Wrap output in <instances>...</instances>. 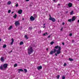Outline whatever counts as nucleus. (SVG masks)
Here are the masks:
<instances>
[{
    "mask_svg": "<svg viewBox=\"0 0 79 79\" xmlns=\"http://www.w3.org/2000/svg\"><path fill=\"white\" fill-rule=\"evenodd\" d=\"M34 52V50L32 47H29L28 48V53L29 55H31Z\"/></svg>",
    "mask_w": 79,
    "mask_h": 79,
    "instance_id": "nucleus-1",
    "label": "nucleus"
},
{
    "mask_svg": "<svg viewBox=\"0 0 79 79\" xmlns=\"http://www.w3.org/2000/svg\"><path fill=\"white\" fill-rule=\"evenodd\" d=\"M61 47H60L58 49V50H56V52L57 53V54L58 55L61 53Z\"/></svg>",
    "mask_w": 79,
    "mask_h": 79,
    "instance_id": "nucleus-2",
    "label": "nucleus"
},
{
    "mask_svg": "<svg viewBox=\"0 0 79 79\" xmlns=\"http://www.w3.org/2000/svg\"><path fill=\"white\" fill-rule=\"evenodd\" d=\"M53 51H51L50 52V53H49L50 55H53V53H56V49H53Z\"/></svg>",
    "mask_w": 79,
    "mask_h": 79,
    "instance_id": "nucleus-3",
    "label": "nucleus"
},
{
    "mask_svg": "<svg viewBox=\"0 0 79 79\" xmlns=\"http://www.w3.org/2000/svg\"><path fill=\"white\" fill-rule=\"evenodd\" d=\"M49 16H50V18H49V20L52 21V22H55V19L54 18L52 17L50 15Z\"/></svg>",
    "mask_w": 79,
    "mask_h": 79,
    "instance_id": "nucleus-4",
    "label": "nucleus"
},
{
    "mask_svg": "<svg viewBox=\"0 0 79 79\" xmlns=\"http://www.w3.org/2000/svg\"><path fill=\"white\" fill-rule=\"evenodd\" d=\"M19 21H16L15 23V25L16 26H17L18 25H19Z\"/></svg>",
    "mask_w": 79,
    "mask_h": 79,
    "instance_id": "nucleus-5",
    "label": "nucleus"
},
{
    "mask_svg": "<svg viewBox=\"0 0 79 79\" xmlns=\"http://www.w3.org/2000/svg\"><path fill=\"white\" fill-rule=\"evenodd\" d=\"M8 64H4L3 65V67L4 69H6V68Z\"/></svg>",
    "mask_w": 79,
    "mask_h": 79,
    "instance_id": "nucleus-6",
    "label": "nucleus"
},
{
    "mask_svg": "<svg viewBox=\"0 0 79 79\" xmlns=\"http://www.w3.org/2000/svg\"><path fill=\"white\" fill-rule=\"evenodd\" d=\"M30 19L31 20V21H32L35 20V18L33 17V16H31L30 18Z\"/></svg>",
    "mask_w": 79,
    "mask_h": 79,
    "instance_id": "nucleus-7",
    "label": "nucleus"
},
{
    "mask_svg": "<svg viewBox=\"0 0 79 79\" xmlns=\"http://www.w3.org/2000/svg\"><path fill=\"white\" fill-rule=\"evenodd\" d=\"M22 12H23V10H22L21 9L20 10L18 11V13L19 14V15L22 14Z\"/></svg>",
    "mask_w": 79,
    "mask_h": 79,
    "instance_id": "nucleus-8",
    "label": "nucleus"
},
{
    "mask_svg": "<svg viewBox=\"0 0 79 79\" xmlns=\"http://www.w3.org/2000/svg\"><path fill=\"white\" fill-rule=\"evenodd\" d=\"M42 67L41 66H39L37 67V69L38 70H40V69H42Z\"/></svg>",
    "mask_w": 79,
    "mask_h": 79,
    "instance_id": "nucleus-9",
    "label": "nucleus"
},
{
    "mask_svg": "<svg viewBox=\"0 0 79 79\" xmlns=\"http://www.w3.org/2000/svg\"><path fill=\"white\" fill-rule=\"evenodd\" d=\"M68 5L69 7H71L73 6V4L71 3H69L68 4Z\"/></svg>",
    "mask_w": 79,
    "mask_h": 79,
    "instance_id": "nucleus-10",
    "label": "nucleus"
},
{
    "mask_svg": "<svg viewBox=\"0 0 79 79\" xmlns=\"http://www.w3.org/2000/svg\"><path fill=\"white\" fill-rule=\"evenodd\" d=\"M0 69L1 70H3V69H4V68L3 67V65H2L1 66H0Z\"/></svg>",
    "mask_w": 79,
    "mask_h": 79,
    "instance_id": "nucleus-11",
    "label": "nucleus"
},
{
    "mask_svg": "<svg viewBox=\"0 0 79 79\" xmlns=\"http://www.w3.org/2000/svg\"><path fill=\"white\" fill-rule=\"evenodd\" d=\"M76 20V17L75 16H74L72 18V21H75Z\"/></svg>",
    "mask_w": 79,
    "mask_h": 79,
    "instance_id": "nucleus-12",
    "label": "nucleus"
},
{
    "mask_svg": "<svg viewBox=\"0 0 79 79\" xmlns=\"http://www.w3.org/2000/svg\"><path fill=\"white\" fill-rule=\"evenodd\" d=\"M0 60L1 61L3 62V61H4V58L3 57H1L0 59Z\"/></svg>",
    "mask_w": 79,
    "mask_h": 79,
    "instance_id": "nucleus-13",
    "label": "nucleus"
},
{
    "mask_svg": "<svg viewBox=\"0 0 79 79\" xmlns=\"http://www.w3.org/2000/svg\"><path fill=\"white\" fill-rule=\"evenodd\" d=\"M60 47H61L60 46H55V48H56V49H57L58 48H60Z\"/></svg>",
    "mask_w": 79,
    "mask_h": 79,
    "instance_id": "nucleus-14",
    "label": "nucleus"
},
{
    "mask_svg": "<svg viewBox=\"0 0 79 79\" xmlns=\"http://www.w3.org/2000/svg\"><path fill=\"white\" fill-rule=\"evenodd\" d=\"M12 42L10 43V44L12 45L13 44V42H14V40L13 38L12 39Z\"/></svg>",
    "mask_w": 79,
    "mask_h": 79,
    "instance_id": "nucleus-15",
    "label": "nucleus"
},
{
    "mask_svg": "<svg viewBox=\"0 0 79 79\" xmlns=\"http://www.w3.org/2000/svg\"><path fill=\"white\" fill-rule=\"evenodd\" d=\"M24 37L25 38V39H29V38L26 35H25Z\"/></svg>",
    "mask_w": 79,
    "mask_h": 79,
    "instance_id": "nucleus-16",
    "label": "nucleus"
},
{
    "mask_svg": "<svg viewBox=\"0 0 79 79\" xmlns=\"http://www.w3.org/2000/svg\"><path fill=\"white\" fill-rule=\"evenodd\" d=\"M18 71H22V72H23L24 71L22 69H18Z\"/></svg>",
    "mask_w": 79,
    "mask_h": 79,
    "instance_id": "nucleus-17",
    "label": "nucleus"
},
{
    "mask_svg": "<svg viewBox=\"0 0 79 79\" xmlns=\"http://www.w3.org/2000/svg\"><path fill=\"white\" fill-rule=\"evenodd\" d=\"M13 17L15 19L16 18V17H17V15L15 14L14 16H13Z\"/></svg>",
    "mask_w": 79,
    "mask_h": 79,
    "instance_id": "nucleus-18",
    "label": "nucleus"
},
{
    "mask_svg": "<svg viewBox=\"0 0 79 79\" xmlns=\"http://www.w3.org/2000/svg\"><path fill=\"white\" fill-rule=\"evenodd\" d=\"M12 26H10L8 28L9 30H10L12 29Z\"/></svg>",
    "mask_w": 79,
    "mask_h": 79,
    "instance_id": "nucleus-19",
    "label": "nucleus"
},
{
    "mask_svg": "<svg viewBox=\"0 0 79 79\" xmlns=\"http://www.w3.org/2000/svg\"><path fill=\"white\" fill-rule=\"evenodd\" d=\"M69 61H73L74 60H73V59H71L70 58H69Z\"/></svg>",
    "mask_w": 79,
    "mask_h": 79,
    "instance_id": "nucleus-20",
    "label": "nucleus"
},
{
    "mask_svg": "<svg viewBox=\"0 0 79 79\" xmlns=\"http://www.w3.org/2000/svg\"><path fill=\"white\" fill-rule=\"evenodd\" d=\"M23 42L21 41L20 43V45H23Z\"/></svg>",
    "mask_w": 79,
    "mask_h": 79,
    "instance_id": "nucleus-21",
    "label": "nucleus"
},
{
    "mask_svg": "<svg viewBox=\"0 0 79 79\" xmlns=\"http://www.w3.org/2000/svg\"><path fill=\"white\" fill-rule=\"evenodd\" d=\"M46 34L47 35V34H48V33H46V34L45 33H44L43 34V35H44V36H45V35H46Z\"/></svg>",
    "mask_w": 79,
    "mask_h": 79,
    "instance_id": "nucleus-22",
    "label": "nucleus"
},
{
    "mask_svg": "<svg viewBox=\"0 0 79 79\" xmlns=\"http://www.w3.org/2000/svg\"><path fill=\"white\" fill-rule=\"evenodd\" d=\"M6 44L4 45L3 46V48H6Z\"/></svg>",
    "mask_w": 79,
    "mask_h": 79,
    "instance_id": "nucleus-23",
    "label": "nucleus"
},
{
    "mask_svg": "<svg viewBox=\"0 0 79 79\" xmlns=\"http://www.w3.org/2000/svg\"><path fill=\"white\" fill-rule=\"evenodd\" d=\"M11 3V1H9L7 2V4H8V5H10Z\"/></svg>",
    "mask_w": 79,
    "mask_h": 79,
    "instance_id": "nucleus-24",
    "label": "nucleus"
},
{
    "mask_svg": "<svg viewBox=\"0 0 79 79\" xmlns=\"http://www.w3.org/2000/svg\"><path fill=\"white\" fill-rule=\"evenodd\" d=\"M53 44H54V42L53 41H52L50 43L51 45H53Z\"/></svg>",
    "mask_w": 79,
    "mask_h": 79,
    "instance_id": "nucleus-25",
    "label": "nucleus"
},
{
    "mask_svg": "<svg viewBox=\"0 0 79 79\" xmlns=\"http://www.w3.org/2000/svg\"><path fill=\"white\" fill-rule=\"evenodd\" d=\"M24 71L25 73H27V70L26 69H24Z\"/></svg>",
    "mask_w": 79,
    "mask_h": 79,
    "instance_id": "nucleus-26",
    "label": "nucleus"
},
{
    "mask_svg": "<svg viewBox=\"0 0 79 79\" xmlns=\"http://www.w3.org/2000/svg\"><path fill=\"white\" fill-rule=\"evenodd\" d=\"M29 30H30V31H31V30H32V27H30L29 28Z\"/></svg>",
    "mask_w": 79,
    "mask_h": 79,
    "instance_id": "nucleus-27",
    "label": "nucleus"
},
{
    "mask_svg": "<svg viewBox=\"0 0 79 79\" xmlns=\"http://www.w3.org/2000/svg\"><path fill=\"white\" fill-rule=\"evenodd\" d=\"M71 21H72V20H71V19H69L68 20V21H69V22H71Z\"/></svg>",
    "mask_w": 79,
    "mask_h": 79,
    "instance_id": "nucleus-28",
    "label": "nucleus"
},
{
    "mask_svg": "<svg viewBox=\"0 0 79 79\" xmlns=\"http://www.w3.org/2000/svg\"><path fill=\"white\" fill-rule=\"evenodd\" d=\"M42 32L41 30H40L38 31V34H40Z\"/></svg>",
    "mask_w": 79,
    "mask_h": 79,
    "instance_id": "nucleus-29",
    "label": "nucleus"
},
{
    "mask_svg": "<svg viewBox=\"0 0 79 79\" xmlns=\"http://www.w3.org/2000/svg\"><path fill=\"white\" fill-rule=\"evenodd\" d=\"M11 12V10H9L8 11V13H10Z\"/></svg>",
    "mask_w": 79,
    "mask_h": 79,
    "instance_id": "nucleus-30",
    "label": "nucleus"
},
{
    "mask_svg": "<svg viewBox=\"0 0 79 79\" xmlns=\"http://www.w3.org/2000/svg\"><path fill=\"white\" fill-rule=\"evenodd\" d=\"M73 14V11H72L70 12V15H72Z\"/></svg>",
    "mask_w": 79,
    "mask_h": 79,
    "instance_id": "nucleus-31",
    "label": "nucleus"
},
{
    "mask_svg": "<svg viewBox=\"0 0 79 79\" xmlns=\"http://www.w3.org/2000/svg\"><path fill=\"white\" fill-rule=\"evenodd\" d=\"M66 63H64V66H66Z\"/></svg>",
    "mask_w": 79,
    "mask_h": 79,
    "instance_id": "nucleus-32",
    "label": "nucleus"
},
{
    "mask_svg": "<svg viewBox=\"0 0 79 79\" xmlns=\"http://www.w3.org/2000/svg\"><path fill=\"white\" fill-rule=\"evenodd\" d=\"M16 7H18V4L17 3L15 5Z\"/></svg>",
    "mask_w": 79,
    "mask_h": 79,
    "instance_id": "nucleus-33",
    "label": "nucleus"
},
{
    "mask_svg": "<svg viewBox=\"0 0 79 79\" xmlns=\"http://www.w3.org/2000/svg\"><path fill=\"white\" fill-rule=\"evenodd\" d=\"M60 78V75H58L57 76V79H59Z\"/></svg>",
    "mask_w": 79,
    "mask_h": 79,
    "instance_id": "nucleus-34",
    "label": "nucleus"
},
{
    "mask_svg": "<svg viewBox=\"0 0 79 79\" xmlns=\"http://www.w3.org/2000/svg\"><path fill=\"white\" fill-rule=\"evenodd\" d=\"M62 79H65V77L64 76L62 77Z\"/></svg>",
    "mask_w": 79,
    "mask_h": 79,
    "instance_id": "nucleus-35",
    "label": "nucleus"
},
{
    "mask_svg": "<svg viewBox=\"0 0 79 79\" xmlns=\"http://www.w3.org/2000/svg\"><path fill=\"white\" fill-rule=\"evenodd\" d=\"M14 66H15V67L17 66V64H15Z\"/></svg>",
    "mask_w": 79,
    "mask_h": 79,
    "instance_id": "nucleus-36",
    "label": "nucleus"
},
{
    "mask_svg": "<svg viewBox=\"0 0 79 79\" xmlns=\"http://www.w3.org/2000/svg\"><path fill=\"white\" fill-rule=\"evenodd\" d=\"M70 36H72L73 35H72V33H70L69 34Z\"/></svg>",
    "mask_w": 79,
    "mask_h": 79,
    "instance_id": "nucleus-37",
    "label": "nucleus"
},
{
    "mask_svg": "<svg viewBox=\"0 0 79 79\" xmlns=\"http://www.w3.org/2000/svg\"><path fill=\"white\" fill-rule=\"evenodd\" d=\"M34 16H35V17H37V15H35V14H34Z\"/></svg>",
    "mask_w": 79,
    "mask_h": 79,
    "instance_id": "nucleus-38",
    "label": "nucleus"
},
{
    "mask_svg": "<svg viewBox=\"0 0 79 79\" xmlns=\"http://www.w3.org/2000/svg\"><path fill=\"white\" fill-rule=\"evenodd\" d=\"M50 37H51V35H49L48 36V38H50Z\"/></svg>",
    "mask_w": 79,
    "mask_h": 79,
    "instance_id": "nucleus-39",
    "label": "nucleus"
},
{
    "mask_svg": "<svg viewBox=\"0 0 79 79\" xmlns=\"http://www.w3.org/2000/svg\"><path fill=\"white\" fill-rule=\"evenodd\" d=\"M62 44L63 45H64V43L63 42L62 43Z\"/></svg>",
    "mask_w": 79,
    "mask_h": 79,
    "instance_id": "nucleus-40",
    "label": "nucleus"
},
{
    "mask_svg": "<svg viewBox=\"0 0 79 79\" xmlns=\"http://www.w3.org/2000/svg\"><path fill=\"white\" fill-rule=\"evenodd\" d=\"M64 24H65V23H64V22H63V23H62V24H63V25H64Z\"/></svg>",
    "mask_w": 79,
    "mask_h": 79,
    "instance_id": "nucleus-41",
    "label": "nucleus"
},
{
    "mask_svg": "<svg viewBox=\"0 0 79 79\" xmlns=\"http://www.w3.org/2000/svg\"><path fill=\"white\" fill-rule=\"evenodd\" d=\"M45 24H45V23L44 24H43L44 26H45Z\"/></svg>",
    "mask_w": 79,
    "mask_h": 79,
    "instance_id": "nucleus-42",
    "label": "nucleus"
},
{
    "mask_svg": "<svg viewBox=\"0 0 79 79\" xmlns=\"http://www.w3.org/2000/svg\"><path fill=\"white\" fill-rule=\"evenodd\" d=\"M13 13H14V12L13 11L11 12V14H13Z\"/></svg>",
    "mask_w": 79,
    "mask_h": 79,
    "instance_id": "nucleus-43",
    "label": "nucleus"
},
{
    "mask_svg": "<svg viewBox=\"0 0 79 79\" xmlns=\"http://www.w3.org/2000/svg\"><path fill=\"white\" fill-rule=\"evenodd\" d=\"M54 2H55V1H56V0H52Z\"/></svg>",
    "mask_w": 79,
    "mask_h": 79,
    "instance_id": "nucleus-44",
    "label": "nucleus"
},
{
    "mask_svg": "<svg viewBox=\"0 0 79 79\" xmlns=\"http://www.w3.org/2000/svg\"><path fill=\"white\" fill-rule=\"evenodd\" d=\"M55 55L56 56H57V54H56V53L55 54Z\"/></svg>",
    "mask_w": 79,
    "mask_h": 79,
    "instance_id": "nucleus-45",
    "label": "nucleus"
},
{
    "mask_svg": "<svg viewBox=\"0 0 79 79\" xmlns=\"http://www.w3.org/2000/svg\"><path fill=\"white\" fill-rule=\"evenodd\" d=\"M26 1L27 2H29V0H26Z\"/></svg>",
    "mask_w": 79,
    "mask_h": 79,
    "instance_id": "nucleus-46",
    "label": "nucleus"
},
{
    "mask_svg": "<svg viewBox=\"0 0 79 79\" xmlns=\"http://www.w3.org/2000/svg\"><path fill=\"white\" fill-rule=\"evenodd\" d=\"M48 48H46V50H47V51H48Z\"/></svg>",
    "mask_w": 79,
    "mask_h": 79,
    "instance_id": "nucleus-47",
    "label": "nucleus"
},
{
    "mask_svg": "<svg viewBox=\"0 0 79 79\" xmlns=\"http://www.w3.org/2000/svg\"><path fill=\"white\" fill-rule=\"evenodd\" d=\"M62 30H63V28H61L60 31H62Z\"/></svg>",
    "mask_w": 79,
    "mask_h": 79,
    "instance_id": "nucleus-48",
    "label": "nucleus"
},
{
    "mask_svg": "<svg viewBox=\"0 0 79 79\" xmlns=\"http://www.w3.org/2000/svg\"><path fill=\"white\" fill-rule=\"evenodd\" d=\"M45 26H44V27H43V28H45Z\"/></svg>",
    "mask_w": 79,
    "mask_h": 79,
    "instance_id": "nucleus-49",
    "label": "nucleus"
},
{
    "mask_svg": "<svg viewBox=\"0 0 79 79\" xmlns=\"http://www.w3.org/2000/svg\"><path fill=\"white\" fill-rule=\"evenodd\" d=\"M13 52V50H11V51H10V52Z\"/></svg>",
    "mask_w": 79,
    "mask_h": 79,
    "instance_id": "nucleus-50",
    "label": "nucleus"
},
{
    "mask_svg": "<svg viewBox=\"0 0 79 79\" xmlns=\"http://www.w3.org/2000/svg\"><path fill=\"white\" fill-rule=\"evenodd\" d=\"M78 23H79V20H78Z\"/></svg>",
    "mask_w": 79,
    "mask_h": 79,
    "instance_id": "nucleus-51",
    "label": "nucleus"
},
{
    "mask_svg": "<svg viewBox=\"0 0 79 79\" xmlns=\"http://www.w3.org/2000/svg\"><path fill=\"white\" fill-rule=\"evenodd\" d=\"M72 42H74V40H72Z\"/></svg>",
    "mask_w": 79,
    "mask_h": 79,
    "instance_id": "nucleus-52",
    "label": "nucleus"
},
{
    "mask_svg": "<svg viewBox=\"0 0 79 79\" xmlns=\"http://www.w3.org/2000/svg\"><path fill=\"white\" fill-rule=\"evenodd\" d=\"M1 40H2L0 39V41H1Z\"/></svg>",
    "mask_w": 79,
    "mask_h": 79,
    "instance_id": "nucleus-53",
    "label": "nucleus"
},
{
    "mask_svg": "<svg viewBox=\"0 0 79 79\" xmlns=\"http://www.w3.org/2000/svg\"><path fill=\"white\" fill-rule=\"evenodd\" d=\"M58 5H59V6L60 5V4H58Z\"/></svg>",
    "mask_w": 79,
    "mask_h": 79,
    "instance_id": "nucleus-54",
    "label": "nucleus"
},
{
    "mask_svg": "<svg viewBox=\"0 0 79 79\" xmlns=\"http://www.w3.org/2000/svg\"><path fill=\"white\" fill-rule=\"evenodd\" d=\"M18 73H20V71H19L18 72Z\"/></svg>",
    "mask_w": 79,
    "mask_h": 79,
    "instance_id": "nucleus-55",
    "label": "nucleus"
},
{
    "mask_svg": "<svg viewBox=\"0 0 79 79\" xmlns=\"http://www.w3.org/2000/svg\"><path fill=\"white\" fill-rule=\"evenodd\" d=\"M78 1H79V0H78Z\"/></svg>",
    "mask_w": 79,
    "mask_h": 79,
    "instance_id": "nucleus-56",
    "label": "nucleus"
}]
</instances>
